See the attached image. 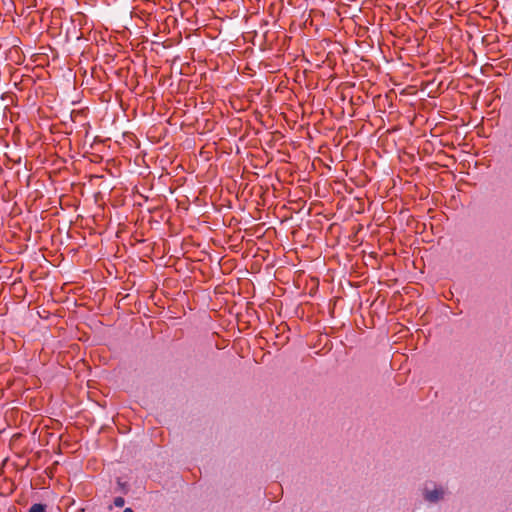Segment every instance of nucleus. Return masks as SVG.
<instances>
[{"label":"nucleus","instance_id":"1","mask_svg":"<svg viewBox=\"0 0 512 512\" xmlns=\"http://www.w3.org/2000/svg\"><path fill=\"white\" fill-rule=\"evenodd\" d=\"M444 491L442 489H435L434 491L426 492L425 498L428 501H437L442 498Z\"/></svg>","mask_w":512,"mask_h":512},{"label":"nucleus","instance_id":"2","mask_svg":"<svg viewBox=\"0 0 512 512\" xmlns=\"http://www.w3.org/2000/svg\"><path fill=\"white\" fill-rule=\"evenodd\" d=\"M29 512H46V507L43 504H33L30 507Z\"/></svg>","mask_w":512,"mask_h":512},{"label":"nucleus","instance_id":"4","mask_svg":"<svg viewBox=\"0 0 512 512\" xmlns=\"http://www.w3.org/2000/svg\"><path fill=\"white\" fill-rule=\"evenodd\" d=\"M124 512H133V510L131 508H126Z\"/></svg>","mask_w":512,"mask_h":512},{"label":"nucleus","instance_id":"3","mask_svg":"<svg viewBox=\"0 0 512 512\" xmlns=\"http://www.w3.org/2000/svg\"><path fill=\"white\" fill-rule=\"evenodd\" d=\"M124 504H125V500H124V498H122V497H116V498L114 499V505H115L116 507H123V506H124Z\"/></svg>","mask_w":512,"mask_h":512}]
</instances>
